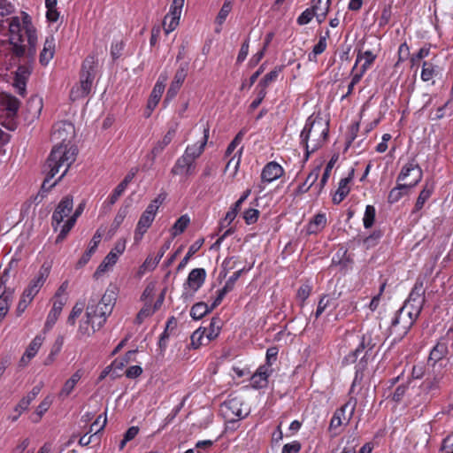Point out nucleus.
Instances as JSON below:
<instances>
[{
	"instance_id": "f257e3e1",
	"label": "nucleus",
	"mask_w": 453,
	"mask_h": 453,
	"mask_svg": "<svg viewBox=\"0 0 453 453\" xmlns=\"http://www.w3.org/2000/svg\"><path fill=\"white\" fill-rule=\"evenodd\" d=\"M73 127L71 123H59L54 126L52 136L55 140H62V142L54 146L48 159L44 165V173L46 178L42 185V189H50L56 185L57 181L50 183L58 173H60L58 180H61L72 164L76 159L77 149L70 144L68 134H71Z\"/></svg>"
},
{
	"instance_id": "f03ea898",
	"label": "nucleus",
	"mask_w": 453,
	"mask_h": 453,
	"mask_svg": "<svg viewBox=\"0 0 453 453\" xmlns=\"http://www.w3.org/2000/svg\"><path fill=\"white\" fill-rule=\"evenodd\" d=\"M328 134V124L322 118L309 117L301 132V143L306 150L307 156L319 149Z\"/></svg>"
},
{
	"instance_id": "7ed1b4c3",
	"label": "nucleus",
	"mask_w": 453,
	"mask_h": 453,
	"mask_svg": "<svg viewBox=\"0 0 453 453\" xmlns=\"http://www.w3.org/2000/svg\"><path fill=\"white\" fill-rule=\"evenodd\" d=\"M413 296L414 293L412 292L410 298L392 319L390 334H395V339H402L408 333L420 313V302L415 304Z\"/></svg>"
},
{
	"instance_id": "20e7f679",
	"label": "nucleus",
	"mask_w": 453,
	"mask_h": 453,
	"mask_svg": "<svg viewBox=\"0 0 453 453\" xmlns=\"http://www.w3.org/2000/svg\"><path fill=\"white\" fill-rule=\"evenodd\" d=\"M422 175V170L417 164H406L397 177V186L388 194V203H397L403 196H407L421 180Z\"/></svg>"
},
{
	"instance_id": "39448f33",
	"label": "nucleus",
	"mask_w": 453,
	"mask_h": 453,
	"mask_svg": "<svg viewBox=\"0 0 453 453\" xmlns=\"http://www.w3.org/2000/svg\"><path fill=\"white\" fill-rule=\"evenodd\" d=\"M96 64L97 60L93 55L87 57L83 61L80 82L74 85L70 92V98L73 101L84 98L90 93Z\"/></svg>"
},
{
	"instance_id": "423d86ee",
	"label": "nucleus",
	"mask_w": 453,
	"mask_h": 453,
	"mask_svg": "<svg viewBox=\"0 0 453 453\" xmlns=\"http://www.w3.org/2000/svg\"><path fill=\"white\" fill-rule=\"evenodd\" d=\"M115 303V291L113 289H106L98 303L96 305L89 304L87 307L89 316H93L95 319L96 326H103L104 325L107 318L112 312Z\"/></svg>"
},
{
	"instance_id": "0eeeda50",
	"label": "nucleus",
	"mask_w": 453,
	"mask_h": 453,
	"mask_svg": "<svg viewBox=\"0 0 453 453\" xmlns=\"http://www.w3.org/2000/svg\"><path fill=\"white\" fill-rule=\"evenodd\" d=\"M165 196L162 195L157 196L152 200L147 206L146 210L141 215L135 231L134 234V240L135 242H139L147 230L150 227L152 222L155 219L156 214L163 203Z\"/></svg>"
},
{
	"instance_id": "6e6552de",
	"label": "nucleus",
	"mask_w": 453,
	"mask_h": 453,
	"mask_svg": "<svg viewBox=\"0 0 453 453\" xmlns=\"http://www.w3.org/2000/svg\"><path fill=\"white\" fill-rule=\"evenodd\" d=\"M23 22L19 17H12L9 21L10 43L12 46V51L17 57L25 56L26 45L22 35Z\"/></svg>"
},
{
	"instance_id": "1a4fd4ad",
	"label": "nucleus",
	"mask_w": 453,
	"mask_h": 453,
	"mask_svg": "<svg viewBox=\"0 0 453 453\" xmlns=\"http://www.w3.org/2000/svg\"><path fill=\"white\" fill-rule=\"evenodd\" d=\"M206 279V271L203 268L193 269L184 283V290L181 297L188 301L190 300L195 293L203 286Z\"/></svg>"
},
{
	"instance_id": "9d476101",
	"label": "nucleus",
	"mask_w": 453,
	"mask_h": 453,
	"mask_svg": "<svg viewBox=\"0 0 453 453\" xmlns=\"http://www.w3.org/2000/svg\"><path fill=\"white\" fill-rule=\"evenodd\" d=\"M357 405V400L350 398L340 409L336 410L330 422L329 429L332 432L343 425H347L351 419Z\"/></svg>"
},
{
	"instance_id": "9b49d317",
	"label": "nucleus",
	"mask_w": 453,
	"mask_h": 453,
	"mask_svg": "<svg viewBox=\"0 0 453 453\" xmlns=\"http://www.w3.org/2000/svg\"><path fill=\"white\" fill-rule=\"evenodd\" d=\"M219 411L222 417L229 422L241 419L247 415V411L242 409V400L237 397L225 401L220 405Z\"/></svg>"
},
{
	"instance_id": "f8f14e48",
	"label": "nucleus",
	"mask_w": 453,
	"mask_h": 453,
	"mask_svg": "<svg viewBox=\"0 0 453 453\" xmlns=\"http://www.w3.org/2000/svg\"><path fill=\"white\" fill-rule=\"evenodd\" d=\"M210 134V127H203L194 143L188 144L183 155L196 163V160L203 153Z\"/></svg>"
},
{
	"instance_id": "ddd939ff",
	"label": "nucleus",
	"mask_w": 453,
	"mask_h": 453,
	"mask_svg": "<svg viewBox=\"0 0 453 453\" xmlns=\"http://www.w3.org/2000/svg\"><path fill=\"white\" fill-rule=\"evenodd\" d=\"M185 0H173L169 13L165 15L163 20V28L166 35L177 28L180 23L182 9Z\"/></svg>"
},
{
	"instance_id": "4468645a",
	"label": "nucleus",
	"mask_w": 453,
	"mask_h": 453,
	"mask_svg": "<svg viewBox=\"0 0 453 453\" xmlns=\"http://www.w3.org/2000/svg\"><path fill=\"white\" fill-rule=\"evenodd\" d=\"M73 208V202L71 196L64 197L58 204L52 215V226L55 230L64 221L65 218H70Z\"/></svg>"
},
{
	"instance_id": "2eb2a0df",
	"label": "nucleus",
	"mask_w": 453,
	"mask_h": 453,
	"mask_svg": "<svg viewBox=\"0 0 453 453\" xmlns=\"http://www.w3.org/2000/svg\"><path fill=\"white\" fill-rule=\"evenodd\" d=\"M22 22H23V28L25 30V34L27 40V45L28 48L26 50L25 55L29 58H33L36 52V44H37V35L36 30L33 27L31 23L30 17L23 12L22 13Z\"/></svg>"
},
{
	"instance_id": "dca6fc26",
	"label": "nucleus",
	"mask_w": 453,
	"mask_h": 453,
	"mask_svg": "<svg viewBox=\"0 0 453 453\" xmlns=\"http://www.w3.org/2000/svg\"><path fill=\"white\" fill-rule=\"evenodd\" d=\"M178 126V123H174L170 126L164 136L154 144L150 153V157H151V164L155 162L156 157L160 155L173 142L176 135Z\"/></svg>"
},
{
	"instance_id": "f3484780",
	"label": "nucleus",
	"mask_w": 453,
	"mask_h": 453,
	"mask_svg": "<svg viewBox=\"0 0 453 453\" xmlns=\"http://www.w3.org/2000/svg\"><path fill=\"white\" fill-rule=\"evenodd\" d=\"M50 273V267L42 265L38 273V275L31 280L28 287L24 290L23 295L25 297L31 301L38 294L41 288L43 286L46 279Z\"/></svg>"
},
{
	"instance_id": "a211bd4d",
	"label": "nucleus",
	"mask_w": 453,
	"mask_h": 453,
	"mask_svg": "<svg viewBox=\"0 0 453 453\" xmlns=\"http://www.w3.org/2000/svg\"><path fill=\"white\" fill-rule=\"evenodd\" d=\"M196 163L184 156L183 154L175 161L171 169V173L174 176L188 178L195 173Z\"/></svg>"
},
{
	"instance_id": "6ab92c4d",
	"label": "nucleus",
	"mask_w": 453,
	"mask_h": 453,
	"mask_svg": "<svg viewBox=\"0 0 453 453\" xmlns=\"http://www.w3.org/2000/svg\"><path fill=\"white\" fill-rule=\"evenodd\" d=\"M187 73H188V64L185 63V64L181 65L176 71V73L174 74L173 81L171 82L170 87L167 90L166 97H165L166 100H171L177 95L178 91L181 88V86L187 77Z\"/></svg>"
},
{
	"instance_id": "aec40b11",
	"label": "nucleus",
	"mask_w": 453,
	"mask_h": 453,
	"mask_svg": "<svg viewBox=\"0 0 453 453\" xmlns=\"http://www.w3.org/2000/svg\"><path fill=\"white\" fill-rule=\"evenodd\" d=\"M166 81H167V75L165 73H162L159 76L157 81L156 82V84L151 91V94H150V96L149 98L148 104H147V108L150 111H153L156 108V106L158 104V103L161 99L162 94L165 90Z\"/></svg>"
},
{
	"instance_id": "412c9836",
	"label": "nucleus",
	"mask_w": 453,
	"mask_h": 453,
	"mask_svg": "<svg viewBox=\"0 0 453 453\" xmlns=\"http://www.w3.org/2000/svg\"><path fill=\"white\" fill-rule=\"evenodd\" d=\"M31 74V68L27 65H20L15 72L13 86L19 95H26L27 81Z\"/></svg>"
},
{
	"instance_id": "4be33fe9",
	"label": "nucleus",
	"mask_w": 453,
	"mask_h": 453,
	"mask_svg": "<svg viewBox=\"0 0 453 453\" xmlns=\"http://www.w3.org/2000/svg\"><path fill=\"white\" fill-rule=\"evenodd\" d=\"M284 174V169L277 162L267 163L263 168L261 180L263 182H272Z\"/></svg>"
},
{
	"instance_id": "5701e85b",
	"label": "nucleus",
	"mask_w": 453,
	"mask_h": 453,
	"mask_svg": "<svg viewBox=\"0 0 453 453\" xmlns=\"http://www.w3.org/2000/svg\"><path fill=\"white\" fill-rule=\"evenodd\" d=\"M273 369L269 365L260 366L251 377V385L255 388H263L268 384V377Z\"/></svg>"
},
{
	"instance_id": "b1692460",
	"label": "nucleus",
	"mask_w": 453,
	"mask_h": 453,
	"mask_svg": "<svg viewBox=\"0 0 453 453\" xmlns=\"http://www.w3.org/2000/svg\"><path fill=\"white\" fill-rule=\"evenodd\" d=\"M94 321V317L89 316L88 310H86V317L81 321L78 328V334L81 337H88L102 327L96 326Z\"/></svg>"
},
{
	"instance_id": "393cba45",
	"label": "nucleus",
	"mask_w": 453,
	"mask_h": 453,
	"mask_svg": "<svg viewBox=\"0 0 453 453\" xmlns=\"http://www.w3.org/2000/svg\"><path fill=\"white\" fill-rule=\"evenodd\" d=\"M65 303L66 299H52V308L48 314L45 328L50 329L55 325Z\"/></svg>"
},
{
	"instance_id": "a878e982",
	"label": "nucleus",
	"mask_w": 453,
	"mask_h": 453,
	"mask_svg": "<svg viewBox=\"0 0 453 453\" xmlns=\"http://www.w3.org/2000/svg\"><path fill=\"white\" fill-rule=\"evenodd\" d=\"M102 236H103V234L100 233L99 230H97L89 242L88 249L86 250V252L82 255V257L77 262L78 268L83 267L85 265L88 264V262L90 260L92 255L96 250L97 246L102 240Z\"/></svg>"
},
{
	"instance_id": "bb28decb",
	"label": "nucleus",
	"mask_w": 453,
	"mask_h": 453,
	"mask_svg": "<svg viewBox=\"0 0 453 453\" xmlns=\"http://www.w3.org/2000/svg\"><path fill=\"white\" fill-rule=\"evenodd\" d=\"M354 175V170L351 169L348 177L342 178L339 181L338 188L333 197L334 203H340L349 193V183L351 182Z\"/></svg>"
},
{
	"instance_id": "cd10ccee",
	"label": "nucleus",
	"mask_w": 453,
	"mask_h": 453,
	"mask_svg": "<svg viewBox=\"0 0 453 453\" xmlns=\"http://www.w3.org/2000/svg\"><path fill=\"white\" fill-rule=\"evenodd\" d=\"M55 38L53 35H49L44 42L43 49L40 54V63L43 65L49 64L53 58L55 53Z\"/></svg>"
},
{
	"instance_id": "c85d7f7f",
	"label": "nucleus",
	"mask_w": 453,
	"mask_h": 453,
	"mask_svg": "<svg viewBox=\"0 0 453 453\" xmlns=\"http://www.w3.org/2000/svg\"><path fill=\"white\" fill-rule=\"evenodd\" d=\"M376 57L377 56L371 50H366L365 52L359 51L357 56L356 63L352 71H354L357 68L359 63H362L359 71L365 73L371 67V65L376 59Z\"/></svg>"
},
{
	"instance_id": "c756f323",
	"label": "nucleus",
	"mask_w": 453,
	"mask_h": 453,
	"mask_svg": "<svg viewBox=\"0 0 453 453\" xmlns=\"http://www.w3.org/2000/svg\"><path fill=\"white\" fill-rule=\"evenodd\" d=\"M82 374V370H77L71 376V378L65 382L62 389L59 392L58 396L62 398L67 397L73 392L79 380L81 379Z\"/></svg>"
},
{
	"instance_id": "7c9ffc66",
	"label": "nucleus",
	"mask_w": 453,
	"mask_h": 453,
	"mask_svg": "<svg viewBox=\"0 0 453 453\" xmlns=\"http://www.w3.org/2000/svg\"><path fill=\"white\" fill-rule=\"evenodd\" d=\"M330 5V0H312L311 8L314 10L319 23L324 21Z\"/></svg>"
},
{
	"instance_id": "2f4dec72",
	"label": "nucleus",
	"mask_w": 453,
	"mask_h": 453,
	"mask_svg": "<svg viewBox=\"0 0 453 453\" xmlns=\"http://www.w3.org/2000/svg\"><path fill=\"white\" fill-rule=\"evenodd\" d=\"M118 257L113 253H108L104 258L103 262L99 265L96 271L94 273L95 278H99L103 273L109 271L117 263Z\"/></svg>"
},
{
	"instance_id": "473e14b6",
	"label": "nucleus",
	"mask_w": 453,
	"mask_h": 453,
	"mask_svg": "<svg viewBox=\"0 0 453 453\" xmlns=\"http://www.w3.org/2000/svg\"><path fill=\"white\" fill-rule=\"evenodd\" d=\"M2 104L12 115L17 113L20 105L19 101L12 95H4L2 96Z\"/></svg>"
},
{
	"instance_id": "72a5a7b5",
	"label": "nucleus",
	"mask_w": 453,
	"mask_h": 453,
	"mask_svg": "<svg viewBox=\"0 0 453 453\" xmlns=\"http://www.w3.org/2000/svg\"><path fill=\"white\" fill-rule=\"evenodd\" d=\"M189 223H190V219L187 214L180 216L176 220V222L173 224V226L171 229V234H172L173 237H175V236L182 234L185 231V229L188 227Z\"/></svg>"
},
{
	"instance_id": "f704fd0d",
	"label": "nucleus",
	"mask_w": 453,
	"mask_h": 453,
	"mask_svg": "<svg viewBox=\"0 0 453 453\" xmlns=\"http://www.w3.org/2000/svg\"><path fill=\"white\" fill-rule=\"evenodd\" d=\"M206 328H198L191 335V345L197 349L202 345H206L207 342V335L205 334Z\"/></svg>"
},
{
	"instance_id": "c9c22d12",
	"label": "nucleus",
	"mask_w": 453,
	"mask_h": 453,
	"mask_svg": "<svg viewBox=\"0 0 453 453\" xmlns=\"http://www.w3.org/2000/svg\"><path fill=\"white\" fill-rule=\"evenodd\" d=\"M78 217H79V212L73 213L70 218L67 219L65 223L62 226L60 233L57 237V240H56L57 242H62L66 237L67 234L70 232V230L74 226Z\"/></svg>"
},
{
	"instance_id": "e433bc0d",
	"label": "nucleus",
	"mask_w": 453,
	"mask_h": 453,
	"mask_svg": "<svg viewBox=\"0 0 453 453\" xmlns=\"http://www.w3.org/2000/svg\"><path fill=\"white\" fill-rule=\"evenodd\" d=\"M326 225V218L325 214H317L310 222L308 231L311 234L317 233L323 229Z\"/></svg>"
},
{
	"instance_id": "4c0bfd02",
	"label": "nucleus",
	"mask_w": 453,
	"mask_h": 453,
	"mask_svg": "<svg viewBox=\"0 0 453 453\" xmlns=\"http://www.w3.org/2000/svg\"><path fill=\"white\" fill-rule=\"evenodd\" d=\"M334 296L330 295H324L318 304L317 311L315 312L316 318H319L327 308L334 306Z\"/></svg>"
},
{
	"instance_id": "58836bf2",
	"label": "nucleus",
	"mask_w": 453,
	"mask_h": 453,
	"mask_svg": "<svg viewBox=\"0 0 453 453\" xmlns=\"http://www.w3.org/2000/svg\"><path fill=\"white\" fill-rule=\"evenodd\" d=\"M212 309L209 308L205 303L200 302L194 304L190 310V316L194 319H200Z\"/></svg>"
},
{
	"instance_id": "ea45409f",
	"label": "nucleus",
	"mask_w": 453,
	"mask_h": 453,
	"mask_svg": "<svg viewBox=\"0 0 453 453\" xmlns=\"http://www.w3.org/2000/svg\"><path fill=\"white\" fill-rule=\"evenodd\" d=\"M221 329V321L213 318L210 323L208 328H206L205 334L207 335V342H210L211 340H214L219 334Z\"/></svg>"
},
{
	"instance_id": "a19ab883",
	"label": "nucleus",
	"mask_w": 453,
	"mask_h": 453,
	"mask_svg": "<svg viewBox=\"0 0 453 453\" xmlns=\"http://www.w3.org/2000/svg\"><path fill=\"white\" fill-rule=\"evenodd\" d=\"M432 192H433L432 187H429L428 185H426L424 187V188L421 190V192L416 201L414 211H413L414 212L418 211L423 208L425 203L430 197Z\"/></svg>"
},
{
	"instance_id": "79ce46f5",
	"label": "nucleus",
	"mask_w": 453,
	"mask_h": 453,
	"mask_svg": "<svg viewBox=\"0 0 453 453\" xmlns=\"http://www.w3.org/2000/svg\"><path fill=\"white\" fill-rule=\"evenodd\" d=\"M44 342V337L41 334L36 335L32 342L29 343L28 347L26 349V353L30 357H35L40 349L41 346Z\"/></svg>"
},
{
	"instance_id": "37998d69",
	"label": "nucleus",
	"mask_w": 453,
	"mask_h": 453,
	"mask_svg": "<svg viewBox=\"0 0 453 453\" xmlns=\"http://www.w3.org/2000/svg\"><path fill=\"white\" fill-rule=\"evenodd\" d=\"M57 0H45V6L47 8L46 17L51 22H56L59 16L57 11Z\"/></svg>"
},
{
	"instance_id": "c03bdc74",
	"label": "nucleus",
	"mask_w": 453,
	"mask_h": 453,
	"mask_svg": "<svg viewBox=\"0 0 453 453\" xmlns=\"http://www.w3.org/2000/svg\"><path fill=\"white\" fill-rule=\"evenodd\" d=\"M447 353V347L443 343H437L430 352L429 361L436 363L441 360Z\"/></svg>"
},
{
	"instance_id": "a18cd8bd",
	"label": "nucleus",
	"mask_w": 453,
	"mask_h": 453,
	"mask_svg": "<svg viewBox=\"0 0 453 453\" xmlns=\"http://www.w3.org/2000/svg\"><path fill=\"white\" fill-rule=\"evenodd\" d=\"M202 243H203V241L197 242L189 247L188 253L183 257V259L180 261V263L178 265L177 271H181L182 269H184L186 267V265L188 263V260L190 259V257L193 255H195L197 252V250L200 249Z\"/></svg>"
},
{
	"instance_id": "49530a36",
	"label": "nucleus",
	"mask_w": 453,
	"mask_h": 453,
	"mask_svg": "<svg viewBox=\"0 0 453 453\" xmlns=\"http://www.w3.org/2000/svg\"><path fill=\"white\" fill-rule=\"evenodd\" d=\"M376 210L372 205H367L363 218L364 226L370 228L372 226L375 220Z\"/></svg>"
},
{
	"instance_id": "de8ad7c7",
	"label": "nucleus",
	"mask_w": 453,
	"mask_h": 453,
	"mask_svg": "<svg viewBox=\"0 0 453 453\" xmlns=\"http://www.w3.org/2000/svg\"><path fill=\"white\" fill-rule=\"evenodd\" d=\"M155 308H152L151 303H145L143 308L138 312L135 321L137 324H142L146 318L150 317L155 312Z\"/></svg>"
},
{
	"instance_id": "09e8293b",
	"label": "nucleus",
	"mask_w": 453,
	"mask_h": 453,
	"mask_svg": "<svg viewBox=\"0 0 453 453\" xmlns=\"http://www.w3.org/2000/svg\"><path fill=\"white\" fill-rule=\"evenodd\" d=\"M435 75V68L433 64L428 62L423 63V68L421 72V79L424 81H430Z\"/></svg>"
},
{
	"instance_id": "8fccbe9b",
	"label": "nucleus",
	"mask_w": 453,
	"mask_h": 453,
	"mask_svg": "<svg viewBox=\"0 0 453 453\" xmlns=\"http://www.w3.org/2000/svg\"><path fill=\"white\" fill-rule=\"evenodd\" d=\"M231 10H232V1L226 0L217 16V18H216V22L219 25H222L224 23V21L226 20L227 15L230 13Z\"/></svg>"
},
{
	"instance_id": "3c124183",
	"label": "nucleus",
	"mask_w": 453,
	"mask_h": 453,
	"mask_svg": "<svg viewBox=\"0 0 453 453\" xmlns=\"http://www.w3.org/2000/svg\"><path fill=\"white\" fill-rule=\"evenodd\" d=\"M376 345V341L372 338L370 333L363 335L359 347L356 349V353L360 351V349H372Z\"/></svg>"
},
{
	"instance_id": "603ef678",
	"label": "nucleus",
	"mask_w": 453,
	"mask_h": 453,
	"mask_svg": "<svg viewBox=\"0 0 453 453\" xmlns=\"http://www.w3.org/2000/svg\"><path fill=\"white\" fill-rule=\"evenodd\" d=\"M336 159L337 158L332 157L330 159V161L327 163V165H326V166L325 168L324 173L322 175V178L320 180L319 185V192L323 189L324 186L327 182L328 178H329V176L331 174V171H332V169H333V167H334V165L335 164Z\"/></svg>"
},
{
	"instance_id": "864d4df0",
	"label": "nucleus",
	"mask_w": 453,
	"mask_h": 453,
	"mask_svg": "<svg viewBox=\"0 0 453 453\" xmlns=\"http://www.w3.org/2000/svg\"><path fill=\"white\" fill-rule=\"evenodd\" d=\"M279 75V71L274 69L273 71H271L270 73H268L259 82V84L257 85V88H260V89H265L266 90V88L267 86L274 81L276 80V78L278 77Z\"/></svg>"
},
{
	"instance_id": "5fc2aeb1",
	"label": "nucleus",
	"mask_w": 453,
	"mask_h": 453,
	"mask_svg": "<svg viewBox=\"0 0 453 453\" xmlns=\"http://www.w3.org/2000/svg\"><path fill=\"white\" fill-rule=\"evenodd\" d=\"M52 402L53 399L51 395L46 396L41 402V403L38 405L36 409V414L38 416V419L36 421H38L42 417V415L50 409V405L52 404Z\"/></svg>"
},
{
	"instance_id": "6e6d98bb",
	"label": "nucleus",
	"mask_w": 453,
	"mask_h": 453,
	"mask_svg": "<svg viewBox=\"0 0 453 453\" xmlns=\"http://www.w3.org/2000/svg\"><path fill=\"white\" fill-rule=\"evenodd\" d=\"M314 17L316 18L314 10L311 7L307 8L297 18V23L301 26L306 25V24L310 23Z\"/></svg>"
},
{
	"instance_id": "4d7b16f0",
	"label": "nucleus",
	"mask_w": 453,
	"mask_h": 453,
	"mask_svg": "<svg viewBox=\"0 0 453 453\" xmlns=\"http://www.w3.org/2000/svg\"><path fill=\"white\" fill-rule=\"evenodd\" d=\"M28 107L31 110L35 108V111L33 112L34 117H38L42 109V98L34 96L31 97L28 101Z\"/></svg>"
},
{
	"instance_id": "13d9d810",
	"label": "nucleus",
	"mask_w": 453,
	"mask_h": 453,
	"mask_svg": "<svg viewBox=\"0 0 453 453\" xmlns=\"http://www.w3.org/2000/svg\"><path fill=\"white\" fill-rule=\"evenodd\" d=\"M259 214L257 209H248L244 211L243 219L248 225L254 224L258 219Z\"/></svg>"
},
{
	"instance_id": "bf43d9fd",
	"label": "nucleus",
	"mask_w": 453,
	"mask_h": 453,
	"mask_svg": "<svg viewBox=\"0 0 453 453\" xmlns=\"http://www.w3.org/2000/svg\"><path fill=\"white\" fill-rule=\"evenodd\" d=\"M106 417L98 416L97 418L93 422L90 426V433H94L95 434L104 429L106 425Z\"/></svg>"
},
{
	"instance_id": "052dcab7",
	"label": "nucleus",
	"mask_w": 453,
	"mask_h": 453,
	"mask_svg": "<svg viewBox=\"0 0 453 453\" xmlns=\"http://www.w3.org/2000/svg\"><path fill=\"white\" fill-rule=\"evenodd\" d=\"M82 311L83 304L76 303L72 309V311L67 319V323L71 326H73L75 324L76 318L81 314Z\"/></svg>"
},
{
	"instance_id": "680f3d73",
	"label": "nucleus",
	"mask_w": 453,
	"mask_h": 453,
	"mask_svg": "<svg viewBox=\"0 0 453 453\" xmlns=\"http://www.w3.org/2000/svg\"><path fill=\"white\" fill-rule=\"evenodd\" d=\"M359 444L358 438L356 436H349L347 441V445L343 448L342 453H356V449Z\"/></svg>"
},
{
	"instance_id": "e2e57ef3",
	"label": "nucleus",
	"mask_w": 453,
	"mask_h": 453,
	"mask_svg": "<svg viewBox=\"0 0 453 453\" xmlns=\"http://www.w3.org/2000/svg\"><path fill=\"white\" fill-rule=\"evenodd\" d=\"M158 263L159 260L156 257H152L151 256H149L142 265L140 270L142 272L151 271L156 268Z\"/></svg>"
},
{
	"instance_id": "0e129e2a",
	"label": "nucleus",
	"mask_w": 453,
	"mask_h": 453,
	"mask_svg": "<svg viewBox=\"0 0 453 453\" xmlns=\"http://www.w3.org/2000/svg\"><path fill=\"white\" fill-rule=\"evenodd\" d=\"M320 173V166H317L313 169L310 174L307 176L305 183L308 184L307 189H309L318 180L319 175Z\"/></svg>"
},
{
	"instance_id": "69168bd1",
	"label": "nucleus",
	"mask_w": 453,
	"mask_h": 453,
	"mask_svg": "<svg viewBox=\"0 0 453 453\" xmlns=\"http://www.w3.org/2000/svg\"><path fill=\"white\" fill-rule=\"evenodd\" d=\"M311 290L309 285H302L297 290V298L303 303L310 296Z\"/></svg>"
},
{
	"instance_id": "338daca9",
	"label": "nucleus",
	"mask_w": 453,
	"mask_h": 453,
	"mask_svg": "<svg viewBox=\"0 0 453 453\" xmlns=\"http://www.w3.org/2000/svg\"><path fill=\"white\" fill-rule=\"evenodd\" d=\"M326 49V36H321L319 42L313 47L312 53L314 56L321 54Z\"/></svg>"
},
{
	"instance_id": "774afa93",
	"label": "nucleus",
	"mask_w": 453,
	"mask_h": 453,
	"mask_svg": "<svg viewBox=\"0 0 453 453\" xmlns=\"http://www.w3.org/2000/svg\"><path fill=\"white\" fill-rule=\"evenodd\" d=\"M441 449L445 453H453V434H449L446 439H444Z\"/></svg>"
}]
</instances>
